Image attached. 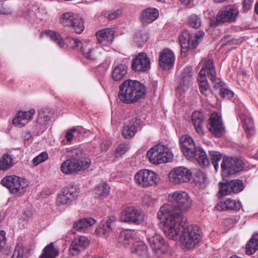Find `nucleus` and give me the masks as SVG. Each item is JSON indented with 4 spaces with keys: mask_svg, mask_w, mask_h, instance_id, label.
I'll use <instances>...</instances> for the list:
<instances>
[{
    "mask_svg": "<svg viewBox=\"0 0 258 258\" xmlns=\"http://www.w3.org/2000/svg\"><path fill=\"white\" fill-rule=\"evenodd\" d=\"M168 205L162 206L157 213V217L163 226V231L169 239H176L180 231V240L188 249L194 248L201 239V231L197 225H190L184 228L186 218L180 213H174Z\"/></svg>",
    "mask_w": 258,
    "mask_h": 258,
    "instance_id": "obj_1",
    "label": "nucleus"
},
{
    "mask_svg": "<svg viewBox=\"0 0 258 258\" xmlns=\"http://www.w3.org/2000/svg\"><path fill=\"white\" fill-rule=\"evenodd\" d=\"M146 94L145 85L135 80H126L119 86L118 98L121 102L131 104L138 102Z\"/></svg>",
    "mask_w": 258,
    "mask_h": 258,
    "instance_id": "obj_2",
    "label": "nucleus"
},
{
    "mask_svg": "<svg viewBox=\"0 0 258 258\" xmlns=\"http://www.w3.org/2000/svg\"><path fill=\"white\" fill-rule=\"evenodd\" d=\"M180 144L184 156L187 159L197 161L199 165L204 167L209 164L205 152L202 149L196 147L193 139L185 135L180 139Z\"/></svg>",
    "mask_w": 258,
    "mask_h": 258,
    "instance_id": "obj_3",
    "label": "nucleus"
},
{
    "mask_svg": "<svg viewBox=\"0 0 258 258\" xmlns=\"http://www.w3.org/2000/svg\"><path fill=\"white\" fill-rule=\"evenodd\" d=\"M207 77L212 81L214 87L218 88L223 84V82L216 77V72L213 66V61L209 59L206 61L198 76V84L201 93L207 96L210 92L209 85L207 81Z\"/></svg>",
    "mask_w": 258,
    "mask_h": 258,
    "instance_id": "obj_4",
    "label": "nucleus"
},
{
    "mask_svg": "<svg viewBox=\"0 0 258 258\" xmlns=\"http://www.w3.org/2000/svg\"><path fill=\"white\" fill-rule=\"evenodd\" d=\"M168 199L169 202L173 204V206L176 208L178 211L173 209L172 206L169 204H165V205L169 206L171 207V210L174 211V213H179L182 215H183L181 212L188 211L192 203V201L189 194L182 190H176L169 194Z\"/></svg>",
    "mask_w": 258,
    "mask_h": 258,
    "instance_id": "obj_5",
    "label": "nucleus"
},
{
    "mask_svg": "<svg viewBox=\"0 0 258 258\" xmlns=\"http://www.w3.org/2000/svg\"><path fill=\"white\" fill-rule=\"evenodd\" d=\"M1 184L7 187L10 192L17 197H20L26 192L29 183L27 180L16 175H9L1 180Z\"/></svg>",
    "mask_w": 258,
    "mask_h": 258,
    "instance_id": "obj_6",
    "label": "nucleus"
},
{
    "mask_svg": "<svg viewBox=\"0 0 258 258\" xmlns=\"http://www.w3.org/2000/svg\"><path fill=\"white\" fill-rule=\"evenodd\" d=\"M239 10L234 5H228L218 11L215 18L210 20V24L216 27L226 22H235L239 16Z\"/></svg>",
    "mask_w": 258,
    "mask_h": 258,
    "instance_id": "obj_7",
    "label": "nucleus"
},
{
    "mask_svg": "<svg viewBox=\"0 0 258 258\" xmlns=\"http://www.w3.org/2000/svg\"><path fill=\"white\" fill-rule=\"evenodd\" d=\"M203 31H199L196 34H190L187 30L183 31L179 36V41L181 46V52L185 53L188 49H194L197 47L199 41L204 36Z\"/></svg>",
    "mask_w": 258,
    "mask_h": 258,
    "instance_id": "obj_8",
    "label": "nucleus"
},
{
    "mask_svg": "<svg viewBox=\"0 0 258 258\" xmlns=\"http://www.w3.org/2000/svg\"><path fill=\"white\" fill-rule=\"evenodd\" d=\"M90 159L80 160L76 158H71L64 161L61 166V171L66 174L75 173L79 171L84 170L89 167Z\"/></svg>",
    "mask_w": 258,
    "mask_h": 258,
    "instance_id": "obj_9",
    "label": "nucleus"
},
{
    "mask_svg": "<svg viewBox=\"0 0 258 258\" xmlns=\"http://www.w3.org/2000/svg\"><path fill=\"white\" fill-rule=\"evenodd\" d=\"M121 219L124 222L139 225L144 221V213L140 208L128 207L122 212Z\"/></svg>",
    "mask_w": 258,
    "mask_h": 258,
    "instance_id": "obj_10",
    "label": "nucleus"
},
{
    "mask_svg": "<svg viewBox=\"0 0 258 258\" xmlns=\"http://www.w3.org/2000/svg\"><path fill=\"white\" fill-rule=\"evenodd\" d=\"M136 183L143 187L157 184L158 176L154 171L148 169L140 170L135 175Z\"/></svg>",
    "mask_w": 258,
    "mask_h": 258,
    "instance_id": "obj_11",
    "label": "nucleus"
},
{
    "mask_svg": "<svg viewBox=\"0 0 258 258\" xmlns=\"http://www.w3.org/2000/svg\"><path fill=\"white\" fill-rule=\"evenodd\" d=\"M221 167L223 174L229 175L242 170L243 163L241 160L237 158L225 157L222 159Z\"/></svg>",
    "mask_w": 258,
    "mask_h": 258,
    "instance_id": "obj_12",
    "label": "nucleus"
},
{
    "mask_svg": "<svg viewBox=\"0 0 258 258\" xmlns=\"http://www.w3.org/2000/svg\"><path fill=\"white\" fill-rule=\"evenodd\" d=\"M191 177V170L183 166L174 168L169 173V180L174 184L188 182Z\"/></svg>",
    "mask_w": 258,
    "mask_h": 258,
    "instance_id": "obj_13",
    "label": "nucleus"
},
{
    "mask_svg": "<svg viewBox=\"0 0 258 258\" xmlns=\"http://www.w3.org/2000/svg\"><path fill=\"white\" fill-rule=\"evenodd\" d=\"M194 82L193 72L191 67H185L179 76L177 90L180 93L187 91Z\"/></svg>",
    "mask_w": 258,
    "mask_h": 258,
    "instance_id": "obj_14",
    "label": "nucleus"
},
{
    "mask_svg": "<svg viewBox=\"0 0 258 258\" xmlns=\"http://www.w3.org/2000/svg\"><path fill=\"white\" fill-rule=\"evenodd\" d=\"M78 196V192L74 190V185H72L63 188L61 192L58 195L56 203L58 206L69 204Z\"/></svg>",
    "mask_w": 258,
    "mask_h": 258,
    "instance_id": "obj_15",
    "label": "nucleus"
},
{
    "mask_svg": "<svg viewBox=\"0 0 258 258\" xmlns=\"http://www.w3.org/2000/svg\"><path fill=\"white\" fill-rule=\"evenodd\" d=\"M208 128L210 132L216 137H220L223 134L224 127L221 118L217 113H213L211 115Z\"/></svg>",
    "mask_w": 258,
    "mask_h": 258,
    "instance_id": "obj_16",
    "label": "nucleus"
},
{
    "mask_svg": "<svg viewBox=\"0 0 258 258\" xmlns=\"http://www.w3.org/2000/svg\"><path fill=\"white\" fill-rule=\"evenodd\" d=\"M150 68V60L146 53H140L133 59L132 68L135 71L145 72Z\"/></svg>",
    "mask_w": 258,
    "mask_h": 258,
    "instance_id": "obj_17",
    "label": "nucleus"
},
{
    "mask_svg": "<svg viewBox=\"0 0 258 258\" xmlns=\"http://www.w3.org/2000/svg\"><path fill=\"white\" fill-rule=\"evenodd\" d=\"M148 240L152 248L156 252L165 253L168 251L169 246L160 235L155 234L149 237Z\"/></svg>",
    "mask_w": 258,
    "mask_h": 258,
    "instance_id": "obj_18",
    "label": "nucleus"
},
{
    "mask_svg": "<svg viewBox=\"0 0 258 258\" xmlns=\"http://www.w3.org/2000/svg\"><path fill=\"white\" fill-rule=\"evenodd\" d=\"M139 122L140 120L136 116L132 117L126 120L124 123L122 130V134L124 137L126 139L133 137L137 132Z\"/></svg>",
    "mask_w": 258,
    "mask_h": 258,
    "instance_id": "obj_19",
    "label": "nucleus"
},
{
    "mask_svg": "<svg viewBox=\"0 0 258 258\" xmlns=\"http://www.w3.org/2000/svg\"><path fill=\"white\" fill-rule=\"evenodd\" d=\"M89 244L88 238L84 236H78L75 238L70 247V253L72 255H77L82 249H85Z\"/></svg>",
    "mask_w": 258,
    "mask_h": 258,
    "instance_id": "obj_20",
    "label": "nucleus"
},
{
    "mask_svg": "<svg viewBox=\"0 0 258 258\" xmlns=\"http://www.w3.org/2000/svg\"><path fill=\"white\" fill-rule=\"evenodd\" d=\"M35 113L34 109H31L28 111H20L13 119V122L16 126L22 127L32 119Z\"/></svg>",
    "mask_w": 258,
    "mask_h": 258,
    "instance_id": "obj_21",
    "label": "nucleus"
},
{
    "mask_svg": "<svg viewBox=\"0 0 258 258\" xmlns=\"http://www.w3.org/2000/svg\"><path fill=\"white\" fill-rule=\"evenodd\" d=\"M159 61L161 68L165 70H168L174 64L175 55L170 50L164 49L160 53Z\"/></svg>",
    "mask_w": 258,
    "mask_h": 258,
    "instance_id": "obj_22",
    "label": "nucleus"
},
{
    "mask_svg": "<svg viewBox=\"0 0 258 258\" xmlns=\"http://www.w3.org/2000/svg\"><path fill=\"white\" fill-rule=\"evenodd\" d=\"M114 34V31L109 28L98 31L96 34L98 43L102 45L107 46L112 42Z\"/></svg>",
    "mask_w": 258,
    "mask_h": 258,
    "instance_id": "obj_23",
    "label": "nucleus"
},
{
    "mask_svg": "<svg viewBox=\"0 0 258 258\" xmlns=\"http://www.w3.org/2000/svg\"><path fill=\"white\" fill-rule=\"evenodd\" d=\"M115 219L114 217H112L102 221L95 230L96 234L99 236H102L111 232L114 228Z\"/></svg>",
    "mask_w": 258,
    "mask_h": 258,
    "instance_id": "obj_24",
    "label": "nucleus"
},
{
    "mask_svg": "<svg viewBox=\"0 0 258 258\" xmlns=\"http://www.w3.org/2000/svg\"><path fill=\"white\" fill-rule=\"evenodd\" d=\"M205 117L203 113L199 111H195L191 115V121L196 132L200 136L204 134L203 124Z\"/></svg>",
    "mask_w": 258,
    "mask_h": 258,
    "instance_id": "obj_25",
    "label": "nucleus"
},
{
    "mask_svg": "<svg viewBox=\"0 0 258 258\" xmlns=\"http://www.w3.org/2000/svg\"><path fill=\"white\" fill-rule=\"evenodd\" d=\"M241 207L240 202L236 200L227 199L224 202H220L218 203L216 208L218 210H238Z\"/></svg>",
    "mask_w": 258,
    "mask_h": 258,
    "instance_id": "obj_26",
    "label": "nucleus"
},
{
    "mask_svg": "<svg viewBox=\"0 0 258 258\" xmlns=\"http://www.w3.org/2000/svg\"><path fill=\"white\" fill-rule=\"evenodd\" d=\"M81 51L85 58L92 61H97L100 55L97 47L86 46L82 48Z\"/></svg>",
    "mask_w": 258,
    "mask_h": 258,
    "instance_id": "obj_27",
    "label": "nucleus"
},
{
    "mask_svg": "<svg viewBox=\"0 0 258 258\" xmlns=\"http://www.w3.org/2000/svg\"><path fill=\"white\" fill-rule=\"evenodd\" d=\"M240 118L242 122L243 127L247 134V137L252 136L255 133L254 126L253 120L249 116L245 114H241Z\"/></svg>",
    "mask_w": 258,
    "mask_h": 258,
    "instance_id": "obj_28",
    "label": "nucleus"
},
{
    "mask_svg": "<svg viewBox=\"0 0 258 258\" xmlns=\"http://www.w3.org/2000/svg\"><path fill=\"white\" fill-rule=\"evenodd\" d=\"M162 145L158 144L147 152V157L153 164H159V158L161 154Z\"/></svg>",
    "mask_w": 258,
    "mask_h": 258,
    "instance_id": "obj_29",
    "label": "nucleus"
},
{
    "mask_svg": "<svg viewBox=\"0 0 258 258\" xmlns=\"http://www.w3.org/2000/svg\"><path fill=\"white\" fill-rule=\"evenodd\" d=\"M159 16L157 9L148 8L143 11L141 15V20L143 22L150 23L155 21Z\"/></svg>",
    "mask_w": 258,
    "mask_h": 258,
    "instance_id": "obj_30",
    "label": "nucleus"
},
{
    "mask_svg": "<svg viewBox=\"0 0 258 258\" xmlns=\"http://www.w3.org/2000/svg\"><path fill=\"white\" fill-rule=\"evenodd\" d=\"M95 223V220L93 218H84L76 222L74 226L77 231L86 232Z\"/></svg>",
    "mask_w": 258,
    "mask_h": 258,
    "instance_id": "obj_31",
    "label": "nucleus"
},
{
    "mask_svg": "<svg viewBox=\"0 0 258 258\" xmlns=\"http://www.w3.org/2000/svg\"><path fill=\"white\" fill-rule=\"evenodd\" d=\"M127 72V67L124 64H119L114 67L112 70V77L116 81L122 80Z\"/></svg>",
    "mask_w": 258,
    "mask_h": 258,
    "instance_id": "obj_32",
    "label": "nucleus"
},
{
    "mask_svg": "<svg viewBox=\"0 0 258 258\" xmlns=\"http://www.w3.org/2000/svg\"><path fill=\"white\" fill-rule=\"evenodd\" d=\"M110 192V187L105 183L99 184L95 189V196L99 199H103L108 196Z\"/></svg>",
    "mask_w": 258,
    "mask_h": 258,
    "instance_id": "obj_33",
    "label": "nucleus"
},
{
    "mask_svg": "<svg viewBox=\"0 0 258 258\" xmlns=\"http://www.w3.org/2000/svg\"><path fill=\"white\" fill-rule=\"evenodd\" d=\"M58 254V250L55 248L53 243L51 242L43 249L39 258H55Z\"/></svg>",
    "mask_w": 258,
    "mask_h": 258,
    "instance_id": "obj_34",
    "label": "nucleus"
},
{
    "mask_svg": "<svg viewBox=\"0 0 258 258\" xmlns=\"http://www.w3.org/2000/svg\"><path fill=\"white\" fill-rule=\"evenodd\" d=\"M258 249V233L254 234L245 246L246 253L248 255L254 253Z\"/></svg>",
    "mask_w": 258,
    "mask_h": 258,
    "instance_id": "obj_35",
    "label": "nucleus"
},
{
    "mask_svg": "<svg viewBox=\"0 0 258 258\" xmlns=\"http://www.w3.org/2000/svg\"><path fill=\"white\" fill-rule=\"evenodd\" d=\"M132 252L139 256L146 257L148 255V247L143 242H138L134 244Z\"/></svg>",
    "mask_w": 258,
    "mask_h": 258,
    "instance_id": "obj_36",
    "label": "nucleus"
},
{
    "mask_svg": "<svg viewBox=\"0 0 258 258\" xmlns=\"http://www.w3.org/2000/svg\"><path fill=\"white\" fill-rule=\"evenodd\" d=\"M38 117L37 118V122L40 124H45L49 121L52 115L50 109L48 108L44 107L38 111Z\"/></svg>",
    "mask_w": 258,
    "mask_h": 258,
    "instance_id": "obj_37",
    "label": "nucleus"
},
{
    "mask_svg": "<svg viewBox=\"0 0 258 258\" xmlns=\"http://www.w3.org/2000/svg\"><path fill=\"white\" fill-rule=\"evenodd\" d=\"M75 32L81 34L84 30V21L80 16L77 15L71 26Z\"/></svg>",
    "mask_w": 258,
    "mask_h": 258,
    "instance_id": "obj_38",
    "label": "nucleus"
},
{
    "mask_svg": "<svg viewBox=\"0 0 258 258\" xmlns=\"http://www.w3.org/2000/svg\"><path fill=\"white\" fill-rule=\"evenodd\" d=\"M77 15L72 12H67L63 13L59 19V22L63 26L71 27L74 19Z\"/></svg>",
    "mask_w": 258,
    "mask_h": 258,
    "instance_id": "obj_39",
    "label": "nucleus"
},
{
    "mask_svg": "<svg viewBox=\"0 0 258 258\" xmlns=\"http://www.w3.org/2000/svg\"><path fill=\"white\" fill-rule=\"evenodd\" d=\"M46 33L50 37V39L55 43L59 47L62 48L64 46L65 44L64 41L59 33L48 30L46 32Z\"/></svg>",
    "mask_w": 258,
    "mask_h": 258,
    "instance_id": "obj_40",
    "label": "nucleus"
},
{
    "mask_svg": "<svg viewBox=\"0 0 258 258\" xmlns=\"http://www.w3.org/2000/svg\"><path fill=\"white\" fill-rule=\"evenodd\" d=\"M162 150L159 158V164L170 162L173 158V154L167 146L162 145Z\"/></svg>",
    "mask_w": 258,
    "mask_h": 258,
    "instance_id": "obj_41",
    "label": "nucleus"
},
{
    "mask_svg": "<svg viewBox=\"0 0 258 258\" xmlns=\"http://www.w3.org/2000/svg\"><path fill=\"white\" fill-rule=\"evenodd\" d=\"M13 165V159L11 155L5 154L0 158V170L6 171Z\"/></svg>",
    "mask_w": 258,
    "mask_h": 258,
    "instance_id": "obj_42",
    "label": "nucleus"
},
{
    "mask_svg": "<svg viewBox=\"0 0 258 258\" xmlns=\"http://www.w3.org/2000/svg\"><path fill=\"white\" fill-rule=\"evenodd\" d=\"M218 89H219V95L221 97L227 100L234 99V92L228 88L225 87L223 82V84L219 86Z\"/></svg>",
    "mask_w": 258,
    "mask_h": 258,
    "instance_id": "obj_43",
    "label": "nucleus"
},
{
    "mask_svg": "<svg viewBox=\"0 0 258 258\" xmlns=\"http://www.w3.org/2000/svg\"><path fill=\"white\" fill-rule=\"evenodd\" d=\"M132 240V235L129 231H122L120 232L118 237L119 243L124 246H126L129 244Z\"/></svg>",
    "mask_w": 258,
    "mask_h": 258,
    "instance_id": "obj_44",
    "label": "nucleus"
},
{
    "mask_svg": "<svg viewBox=\"0 0 258 258\" xmlns=\"http://www.w3.org/2000/svg\"><path fill=\"white\" fill-rule=\"evenodd\" d=\"M229 182L233 193L239 192L244 188L243 183L241 180H232Z\"/></svg>",
    "mask_w": 258,
    "mask_h": 258,
    "instance_id": "obj_45",
    "label": "nucleus"
},
{
    "mask_svg": "<svg viewBox=\"0 0 258 258\" xmlns=\"http://www.w3.org/2000/svg\"><path fill=\"white\" fill-rule=\"evenodd\" d=\"M210 156L211 163L214 167L215 170L217 171L219 168L218 162L220 161L222 157L221 154L218 152L213 151L210 152Z\"/></svg>",
    "mask_w": 258,
    "mask_h": 258,
    "instance_id": "obj_46",
    "label": "nucleus"
},
{
    "mask_svg": "<svg viewBox=\"0 0 258 258\" xmlns=\"http://www.w3.org/2000/svg\"><path fill=\"white\" fill-rule=\"evenodd\" d=\"M188 24L192 28L198 29L202 24L201 19L196 14H192L188 18Z\"/></svg>",
    "mask_w": 258,
    "mask_h": 258,
    "instance_id": "obj_47",
    "label": "nucleus"
},
{
    "mask_svg": "<svg viewBox=\"0 0 258 258\" xmlns=\"http://www.w3.org/2000/svg\"><path fill=\"white\" fill-rule=\"evenodd\" d=\"M148 38V33L145 31L141 30L137 32V34L134 38V41L137 44L141 45L142 43L147 41Z\"/></svg>",
    "mask_w": 258,
    "mask_h": 258,
    "instance_id": "obj_48",
    "label": "nucleus"
},
{
    "mask_svg": "<svg viewBox=\"0 0 258 258\" xmlns=\"http://www.w3.org/2000/svg\"><path fill=\"white\" fill-rule=\"evenodd\" d=\"M229 185L230 183L229 181H228L226 183H220L219 191L218 193L220 197L224 196L230 195L231 193H233L231 189V187L230 186H229Z\"/></svg>",
    "mask_w": 258,
    "mask_h": 258,
    "instance_id": "obj_49",
    "label": "nucleus"
},
{
    "mask_svg": "<svg viewBox=\"0 0 258 258\" xmlns=\"http://www.w3.org/2000/svg\"><path fill=\"white\" fill-rule=\"evenodd\" d=\"M24 247L22 243H18L15 246L11 258H23Z\"/></svg>",
    "mask_w": 258,
    "mask_h": 258,
    "instance_id": "obj_50",
    "label": "nucleus"
},
{
    "mask_svg": "<svg viewBox=\"0 0 258 258\" xmlns=\"http://www.w3.org/2000/svg\"><path fill=\"white\" fill-rule=\"evenodd\" d=\"M128 149L129 146L127 144L122 143L119 144L116 149L115 156L117 157L122 156L125 153Z\"/></svg>",
    "mask_w": 258,
    "mask_h": 258,
    "instance_id": "obj_51",
    "label": "nucleus"
},
{
    "mask_svg": "<svg viewBox=\"0 0 258 258\" xmlns=\"http://www.w3.org/2000/svg\"><path fill=\"white\" fill-rule=\"evenodd\" d=\"M81 132L77 127H74L72 129L67 131L66 135V138L68 141L71 142L74 137L77 136Z\"/></svg>",
    "mask_w": 258,
    "mask_h": 258,
    "instance_id": "obj_52",
    "label": "nucleus"
},
{
    "mask_svg": "<svg viewBox=\"0 0 258 258\" xmlns=\"http://www.w3.org/2000/svg\"><path fill=\"white\" fill-rule=\"evenodd\" d=\"M48 157L46 152H43L35 157L33 160V163L34 165H37L45 161Z\"/></svg>",
    "mask_w": 258,
    "mask_h": 258,
    "instance_id": "obj_53",
    "label": "nucleus"
},
{
    "mask_svg": "<svg viewBox=\"0 0 258 258\" xmlns=\"http://www.w3.org/2000/svg\"><path fill=\"white\" fill-rule=\"evenodd\" d=\"M70 44V47L74 49H80L82 50V48L84 47L82 44V42L79 39L70 38L68 39Z\"/></svg>",
    "mask_w": 258,
    "mask_h": 258,
    "instance_id": "obj_54",
    "label": "nucleus"
},
{
    "mask_svg": "<svg viewBox=\"0 0 258 258\" xmlns=\"http://www.w3.org/2000/svg\"><path fill=\"white\" fill-rule=\"evenodd\" d=\"M248 80V75L247 73L244 70L240 71L237 74V80L239 83L244 84Z\"/></svg>",
    "mask_w": 258,
    "mask_h": 258,
    "instance_id": "obj_55",
    "label": "nucleus"
},
{
    "mask_svg": "<svg viewBox=\"0 0 258 258\" xmlns=\"http://www.w3.org/2000/svg\"><path fill=\"white\" fill-rule=\"evenodd\" d=\"M121 10L120 9H117L108 12L105 14V17H107L109 20H112L116 18L121 13Z\"/></svg>",
    "mask_w": 258,
    "mask_h": 258,
    "instance_id": "obj_56",
    "label": "nucleus"
},
{
    "mask_svg": "<svg viewBox=\"0 0 258 258\" xmlns=\"http://www.w3.org/2000/svg\"><path fill=\"white\" fill-rule=\"evenodd\" d=\"M6 233L4 230L0 231V251L5 246L6 243Z\"/></svg>",
    "mask_w": 258,
    "mask_h": 258,
    "instance_id": "obj_57",
    "label": "nucleus"
},
{
    "mask_svg": "<svg viewBox=\"0 0 258 258\" xmlns=\"http://www.w3.org/2000/svg\"><path fill=\"white\" fill-rule=\"evenodd\" d=\"M23 137L24 140L25 145H29L30 144L29 141L32 139V135L30 131H25L23 133Z\"/></svg>",
    "mask_w": 258,
    "mask_h": 258,
    "instance_id": "obj_58",
    "label": "nucleus"
},
{
    "mask_svg": "<svg viewBox=\"0 0 258 258\" xmlns=\"http://www.w3.org/2000/svg\"><path fill=\"white\" fill-rule=\"evenodd\" d=\"M253 0H243V10L244 12L250 9Z\"/></svg>",
    "mask_w": 258,
    "mask_h": 258,
    "instance_id": "obj_59",
    "label": "nucleus"
},
{
    "mask_svg": "<svg viewBox=\"0 0 258 258\" xmlns=\"http://www.w3.org/2000/svg\"><path fill=\"white\" fill-rule=\"evenodd\" d=\"M143 202L150 205L154 203V199L149 195H146L143 198Z\"/></svg>",
    "mask_w": 258,
    "mask_h": 258,
    "instance_id": "obj_60",
    "label": "nucleus"
},
{
    "mask_svg": "<svg viewBox=\"0 0 258 258\" xmlns=\"http://www.w3.org/2000/svg\"><path fill=\"white\" fill-rule=\"evenodd\" d=\"M12 12V9L9 7L3 6L0 8V14H11Z\"/></svg>",
    "mask_w": 258,
    "mask_h": 258,
    "instance_id": "obj_61",
    "label": "nucleus"
},
{
    "mask_svg": "<svg viewBox=\"0 0 258 258\" xmlns=\"http://www.w3.org/2000/svg\"><path fill=\"white\" fill-rule=\"evenodd\" d=\"M72 153L73 154L72 155V156H73V158H76V159L79 158L82 154L81 151L76 149L72 150Z\"/></svg>",
    "mask_w": 258,
    "mask_h": 258,
    "instance_id": "obj_62",
    "label": "nucleus"
},
{
    "mask_svg": "<svg viewBox=\"0 0 258 258\" xmlns=\"http://www.w3.org/2000/svg\"><path fill=\"white\" fill-rule=\"evenodd\" d=\"M32 213L30 210H26L24 212V216L25 217L24 218V220H28L32 216Z\"/></svg>",
    "mask_w": 258,
    "mask_h": 258,
    "instance_id": "obj_63",
    "label": "nucleus"
},
{
    "mask_svg": "<svg viewBox=\"0 0 258 258\" xmlns=\"http://www.w3.org/2000/svg\"><path fill=\"white\" fill-rule=\"evenodd\" d=\"M101 149L102 151H106L107 150V147L105 144L102 143L101 145Z\"/></svg>",
    "mask_w": 258,
    "mask_h": 258,
    "instance_id": "obj_64",
    "label": "nucleus"
}]
</instances>
